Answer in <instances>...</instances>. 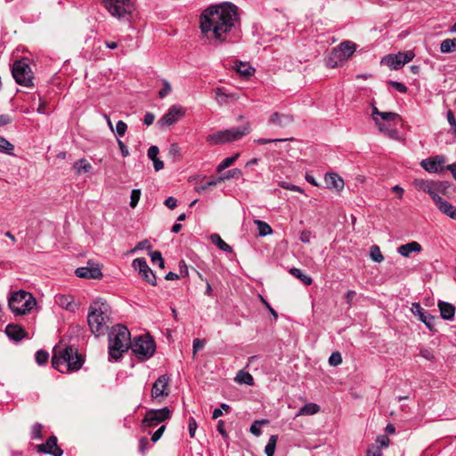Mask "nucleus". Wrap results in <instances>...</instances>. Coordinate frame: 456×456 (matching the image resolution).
<instances>
[{
  "mask_svg": "<svg viewBox=\"0 0 456 456\" xmlns=\"http://www.w3.org/2000/svg\"><path fill=\"white\" fill-rule=\"evenodd\" d=\"M202 36L210 41L223 43L228 33V2L212 4L200 15Z\"/></svg>",
  "mask_w": 456,
  "mask_h": 456,
  "instance_id": "1",
  "label": "nucleus"
},
{
  "mask_svg": "<svg viewBox=\"0 0 456 456\" xmlns=\"http://www.w3.org/2000/svg\"><path fill=\"white\" fill-rule=\"evenodd\" d=\"M110 308L109 305L102 300H95L90 305L87 322L91 331L95 336L104 334L108 329V322L110 321Z\"/></svg>",
  "mask_w": 456,
  "mask_h": 456,
  "instance_id": "2",
  "label": "nucleus"
},
{
  "mask_svg": "<svg viewBox=\"0 0 456 456\" xmlns=\"http://www.w3.org/2000/svg\"><path fill=\"white\" fill-rule=\"evenodd\" d=\"M83 362L82 355L72 346H67L59 352L55 350L52 359L53 367L61 373L77 371L82 367Z\"/></svg>",
  "mask_w": 456,
  "mask_h": 456,
  "instance_id": "3",
  "label": "nucleus"
},
{
  "mask_svg": "<svg viewBox=\"0 0 456 456\" xmlns=\"http://www.w3.org/2000/svg\"><path fill=\"white\" fill-rule=\"evenodd\" d=\"M128 329L123 325L112 327L109 333V354L114 360H118L131 346Z\"/></svg>",
  "mask_w": 456,
  "mask_h": 456,
  "instance_id": "4",
  "label": "nucleus"
},
{
  "mask_svg": "<svg viewBox=\"0 0 456 456\" xmlns=\"http://www.w3.org/2000/svg\"><path fill=\"white\" fill-rule=\"evenodd\" d=\"M109 13L118 20L130 21L135 10L132 0H102Z\"/></svg>",
  "mask_w": 456,
  "mask_h": 456,
  "instance_id": "5",
  "label": "nucleus"
},
{
  "mask_svg": "<svg viewBox=\"0 0 456 456\" xmlns=\"http://www.w3.org/2000/svg\"><path fill=\"white\" fill-rule=\"evenodd\" d=\"M8 304L13 314L21 315L27 314L34 307L36 300L30 293L19 290L11 295Z\"/></svg>",
  "mask_w": 456,
  "mask_h": 456,
  "instance_id": "6",
  "label": "nucleus"
},
{
  "mask_svg": "<svg viewBox=\"0 0 456 456\" xmlns=\"http://www.w3.org/2000/svg\"><path fill=\"white\" fill-rule=\"evenodd\" d=\"M356 45L352 41H344L332 49L327 64L330 68H336L346 61L355 52Z\"/></svg>",
  "mask_w": 456,
  "mask_h": 456,
  "instance_id": "7",
  "label": "nucleus"
},
{
  "mask_svg": "<svg viewBox=\"0 0 456 456\" xmlns=\"http://www.w3.org/2000/svg\"><path fill=\"white\" fill-rule=\"evenodd\" d=\"M130 347L135 356L141 361L150 359L156 351V344L150 336L134 338L131 342Z\"/></svg>",
  "mask_w": 456,
  "mask_h": 456,
  "instance_id": "8",
  "label": "nucleus"
},
{
  "mask_svg": "<svg viewBox=\"0 0 456 456\" xmlns=\"http://www.w3.org/2000/svg\"><path fill=\"white\" fill-rule=\"evenodd\" d=\"M12 74L19 85L27 87L33 86V73L27 60L15 61L12 64Z\"/></svg>",
  "mask_w": 456,
  "mask_h": 456,
  "instance_id": "9",
  "label": "nucleus"
},
{
  "mask_svg": "<svg viewBox=\"0 0 456 456\" xmlns=\"http://www.w3.org/2000/svg\"><path fill=\"white\" fill-rule=\"evenodd\" d=\"M412 184L416 190L427 192L435 203L441 198L439 193L445 190L444 183L439 181L415 179Z\"/></svg>",
  "mask_w": 456,
  "mask_h": 456,
  "instance_id": "10",
  "label": "nucleus"
},
{
  "mask_svg": "<svg viewBox=\"0 0 456 456\" xmlns=\"http://www.w3.org/2000/svg\"><path fill=\"white\" fill-rule=\"evenodd\" d=\"M170 418L171 411L167 407L149 410L146 411L142 419V426L145 428H153Z\"/></svg>",
  "mask_w": 456,
  "mask_h": 456,
  "instance_id": "11",
  "label": "nucleus"
},
{
  "mask_svg": "<svg viewBox=\"0 0 456 456\" xmlns=\"http://www.w3.org/2000/svg\"><path fill=\"white\" fill-rule=\"evenodd\" d=\"M414 54L411 51L398 53L397 54H388L382 58L381 64L388 66L391 69H399L406 63L411 61Z\"/></svg>",
  "mask_w": 456,
  "mask_h": 456,
  "instance_id": "12",
  "label": "nucleus"
},
{
  "mask_svg": "<svg viewBox=\"0 0 456 456\" xmlns=\"http://www.w3.org/2000/svg\"><path fill=\"white\" fill-rule=\"evenodd\" d=\"M170 378L167 375L159 376L151 387V397L153 400L161 403L162 399L169 395Z\"/></svg>",
  "mask_w": 456,
  "mask_h": 456,
  "instance_id": "13",
  "label": "nucleus"
},
{
  "mask_svg": "<svg viewBox=\"0 0 456 456\" xmlns=\"http://www.w3.org/2000/svg\"><path fill=\"white\" fill-rule=\"evenodd\" d=\"M185 115V109L180 105H172L167 112L158 121L159 127L170 126Z\"/></svg>",
  "mask_w": 456,
  "mask_h": 456,
  "instance_id": "14",
  "label": "nucleus"
},
{
  "mask_svg": "<svg viewBox=\"0 0 456 456\" xmlns=\"http://www.w3.org/2000/svg\"><path fill=\"white\" fill-rule=\"evenodd\" d=\"M240 14L239 7L230 2V42L232 38L237 41L240 37Z\"/></svg>",
  "mask_w": 456,
  "mask_h": 456,
  "instance_id": "15",
  "label": "nucleus"
},
{
  "mask_svg": "<svg viewBox=\"0 0 456 456\" xmlns=\"http://www.w3.org/2000/svg\"><path fill=\"white\" fill-rule=\"evenodd\" d=\"M133 267L138 271L140 276L150 284L156 286L157 280L152 270L149 267L144 258H136L133 261Z\"/></svg>",
  "mask_w": 456,
  "mask_h": 456,
  "instance_id": "16",
  "label": "nucleus"
},
{
  "mask_svg": "<svg viewBox=\"0 0 456 456\" xmlns=\"http://www.w3.org/2000/svg\"><path fill=\"white\" fill-rule=\"evenodd\" d=\"M75 273L77 277L85 279H100L102 277L99 264L93 261H88L87 266L77 268Z\"/></svg>",
  "mask_w": 456,
  "mask_h": 456,
  "instance_id": "17",
  "label": "nucleus"
},
{
  "mask_svg": "<svg viewBox=\"0 0 456 456\" xmlns=\"http://www.w3.org/2000/svg\"><path fill=\"white\" fill-rule=\"evenodd\" d=\"M445 158L442 155L428 158L420 162V166L428 173H441L444 171Z\"/></svg>",
  "mask_w": 456,
  "mask_h": 456,
  "instance_id": "18",
  "label": "nucleus"
},
{
  "mask_svg": "<svg viewBox=\"0 0 456 456\" xmlns=\"http://www.w3.org/2000/svg\"><path fill=\"white\" fill-rule=\"evenodd\" d=\"M37 450L39 452L52 454L53 456H61L63 452L57 445L56 436H50L45 444L37 445Z\"/></svg>",
  "mask_w": 456,
  "mask_h": 456,
  "instance_id": "19",
  "label": "nucleus"
},
{
  "mask_svg": "<svg viewBox=\"0 0 456 456\" xmlns=\"http://www.w3.org/2000/svg\"><path fill=\"white\" fill-rule=\"evenodd\" d=\"M411 311L415 316L419 317L429 330H434L435 317L429 314H426V312L419 303H413L411 307Z\"/></svg>",
  "mask_w": 456,
  "mask_h": 456,
  "instance_id": "20",
  "label": "nucleus"
},
{
  "mask_svg": "<svg viewBox=\"0 0 456 456\" xmlns=\"http://www.w3.org/2000/svg\"><path fill=\"white\" fill-rule=\"evenodd\" d=\"M375 124L379 132L383 133L390 139L400 141L401 136L399 131L395 126V123L381 122L379 118H375Z\"/></svg>",
  "mask_w": 456,
  "mask_h": 456,
  "instance_id": "21",
  "label": "nucleus"
},
{
  "mask_svg": "<svg viewBox=\"0 0 456 456\" xmlns=\"http://www.w3.org/2000/svg\"><path fill=\"white\" fill-rule=\"evenodd\" d=\"M238 120H241L242 122L238 126L230 128V142L239 140L249 133L250 126L248 122L243 120L242 116H240Z\"/></svg>",
  "mask_w": 456,
  "mask_h": 456,
  "instance_id": "22",
  "label": "nucleus"
},
{
  "mask_svg": "<svg viewBox=\"0 0 456 456\" xmlns=\"http://www.w3.org/2000/svg\"><path fill=\"white\" fill-rule=\"evenodd\" d=\"M232 69L244 78L250 77L255 72V69L248 61H235Z\"/></svg>",
  "mask_w": 456,
  "mask_h": 456,
  "instance_id": "23",
  "label": "nucleus"
},
{
  "mask_svg": "<svg viewBox=\"0 0 456 456\" xmlns=\"http://www.w3.org/2000/svg\"><path fill=\"white\" fill-rule=\"evenodd\" d=\"M293 122V118L288 114L274 112L269 120V123L279 127H287Z\"/></svg>",
  "mask_w": 456,
  "mask_h": 456,
  "instance_id": "24",
  "label": "nucleus"
},
{
  "mask_svg": "<svg viewBox=\"0 0 456 456\" xmlns=\"http://www.w3.org/2000/svg\"><path fill=\"white\" fill-rule=\"evenodd\" d=\"M435 204L443 214L448 216L452 219L456 220V207L443 198L437 200Z\"/></svg>",
  "mask_w": 456,
  "mask_h": 456,
  "instance_id": "25",
  "label": "nucleus"
},
{
  "mask_svg": "<svg viewBox=\"0 0 456 456\" xmlns=\"http://www.w3.org/2000/svg\"><path fill=\"white\" fill-rule=\"evenodd\" d=\"M325 183L330 189L341 191L344 188L343 179L335 173H329L325 175Z\"/></svg>",
  "mask_w": 456,
  "mask_h": 456,
  "instance_id": "26",
  "label": "nucleus"
},
{
  "mask_svg": "<svg viewBox=\"0 0 456 456\" xmlns=\"http://www.w3.org/2000/svg\"><path fill=\"white\" fill-rule=\"evenodd\" d=\"M422 249L421 245L417 241H411L403 245H401L397 251L398 253L405 257H409L413 252H420Z\"/></svg>",
  "mask_w": 456,
  "mask_h": 456,
  "instance_id": "27",
  "label": "nucleus"
},
{
  "mask_svg": "<svg viewBox=\"0 0 456 456\" xmlns=\"http://www.w3.org/2000/svg\"><path fill=\"white\" fill-rule=\"evenodd\" d=\"M6 335L13 340L20 341L25 336L24 330L17 324H9L5 328Z\"/></svg>",
  "mask_w": 456,
  "mask_h": 456,
  "instance_id": "28",
  "label": "nucleus"
},
{
  "mask_svg": "<svg viewBox=\"0 0 456 456\" xmlns=\"http://www.w3.org/2000/svg\"><path fill=\"white\" fill-rule=\"evenodd\" d=\"M438 308L441 317L444 320H452L455 315V307L453 305L444 302H438Z\"/></svg>",
  "mask_w": 456,
  "mask_h": 456,
  "instance_id": "29",
  "label": "nucleus"
},
{
  "mask_svg": "<svg viewBox=\"0 0 456 456\" xmlns=\"http://www.w3.org/2000/svg\"><path fill=\"white\" fill-rule=\"evenodd\" d=\"M234 381L239 385H247L253 386L254 385V378L253 376L244 370H240L237 372L234 377Z\"/></svg>",
  "mask_w": 456,
  "mask_h": 456,
  "instance_id": "30",
  "label": "nucleus"
},
{
  "mask_svg": "<svg viewBox=\"0 0 456 456\" xmlns=\"http://www.w3.org/2000/svg\"><path fill=\"white\" fill-rule=\"evenodd\" d=\"M208 142L212 145L224 143L228 141V130L220 131L207 137Z\"/></svg>",
  "mask_w": 456,
  "mask_h": 456,
  "instance_id": "31",
  "label": "nucleus"
},
{
  "mask_svg": "<svg viewBox=\"0 0 456 456\" xmlns=\"http://www.w3.org/2000/svg\"><path fill=\"white\" fill-rule=\"evenodd\" d=\"M55 302L61 308L73 311L75 309V305L73 303V299L70 296L66 295H57L55 297Z\"/></svg>",
  "mask_w": 456,
  "mask_h": 456,
  "instance_id": "32",
  "label": "nucleus"
},
{
  "mask_svg": "<svg viewBox=\"0 0 456 456\" xmlns=\"http://www.w3.org/2000/svg\"><path fill=\"white\" fill-rule=\"evenodd\" d=\"M320 411V406L316 403H306L303 407L300 408L298 412L297 413V417L303 415H314Z\"/></svg>",
  "mask_w": 456,
  "mask_h": 456,
  "instance_id": "33",
  "label": "nucleus"
},
{
  "mask_svg": "<svg viewBox=\"0 0 456 456\" xmlns=\"http://www.w3.org/2000/svg\"><path fill=\"white\" fill-rule=\"evenodd\" d=\"M440 51L443 53H449L456 51V38H447L441 42Z\"/></svg>",
  "mask_w": 456,
  "mask_h": 456,
  "instance_id": "34",
  "label": "nucleus"
},
{
  "mask_svg": "<svg viewBox=\"0 0 456 456\" xmlns=\"http://www.w3.org/2000/svg\"><path fill=\"white\" fill-rule=\"evenodd\" d=\"M227 177L228 176L221 175L218 178L210 179L209 181H208V182H206L204 183H201L199 186H197L196 187V191L198 192H202V191H206L208 188H209L211 186H214V185H216L217 183L223 182Z\"/></svg>",
  "mask_w": 456,
  "mask_h": 456,
  "instance_id": "35",
  "label": "nucleus"
},
{
  "mask_svg": "<svg viewBox=\"0 0 456 456\" xmlns=\"http://www.w3.org/2000/svg\"><path fill=\"white\" fill-rule=\"evenodd\" d=\"M379 118L381 122H387V123H396V121L401 120V117L399 116V114H397L395 112L380 111Z\"/></svg>",
  "mask_w": 456,
  "mask_h": 456,
  "instance_id": "36",
  "label": "nucleus"
},
{
  "mask_svg": "<svg viewBox=\"0 0 456 456\" xmlns=\"http://www.w3.org/2000/svg\"><path fill=\"white\" fill-rule=\"evenodd\" d=\"M73 167L77 171V174H80L82 172L87 173L92 169L91 164L85 159L76 161L73 164Z\"/></svg>",
  "mask_w": 456,
  "mask_h": 456,
  "instance_id": "37",
  "label": "nucleus"
},
{
  "mask_svg": "<svg viewBox=\"0 0 456 456\" xmlns=\"http://www.w3.org/2000/svg\"><path fill=\"white\" fill-rule=\"evenodd\" d=\"M210 241L223 251H228V244L217 233L209 236Z\"/></svg>",
  "mask_w": 456,
  "mask_h": 456,
  "instance_id": "38",
  "label": "nucleus"
},
{
  "mask_svg": "<svg viewBox=\"0 0 456 456\" xmlns=\"http://www.w3.org/2000/svg\"><path fill=\"white\" fill-rule=\"evenodd\" d=\"M290 273L299 279L304 284L310 285L313 281L312 278L305 273H304L300 269L298 268H291Z\"/></svg>",
  "mask_w": 456,
  "mask_h": 456,
  "instance_id": "39",
  "label": "nucleus"
},
{
  "mask_svg": "<svg viewBox=\"0 0 456 456\" xmlns=\"http://www.w3.org/2000/svg\"><path fill=\"white\" fill-rule=\"evenodd\" d=\"M277 440H278L277 436L273 435L270 436L268 443L265 449V452L266 456H273L274 455Z\"/></svg>",
  "mask_w": 456,
  "mask_h": 456,
  "instance_id": "40",
  "label": "nucleus"
},
{
  "mask_svg": "<svg viewBox=\"0 0 456 456\" xmlns=\"http://www.w3.org/2000/svg\"><path fill=\"white\" fill-rule=\"evenodd\" d=\"M14 149L13 144H12L8 140L4 137L0 136V152L12 155V151Z\"/></svg>",
  "mask_w": 456,
  "mask_h": 456,
  "instance_id": "41",
  "label": "nucleus"
},
{
  "mask_svg": "<svg viewBox=\"0 0 456 456\" xmlns=\"http://www.w3.org/2000/svg\"><path fill=\"white\" fill-rule=\"evenodd\" d=\"M256 224L257 225L258 234L261 236H266L273 232L271 226L264 221L256 220Z\"/></svg>",
  "mask_w": 456,
  "mask_h": 456,
  "instance_id": "42",
  "label": "nucleus"
},
{
  "mask_svg": "<svg viewBox=\"0 0 456 456\" xmlns=\"http://www.w3.org/2000/svg\"><path fill=\"white\" fill-rule=\"evenodd\" d=\"M370 258L377 263H380L384 260V256L377 245H373L370 247Z\"/></svg>",
  "mask_w": 456,
  "mask_h": 456,
  "instance_id": "43",
  "label": "nucleus"
},
{
  "mask_svg": "<svg viewBox=\"0 0 456 456\" xmlns=\"http://www.w3.org/2000/svg\"><path fill=\"white\" fill-rule=\"evenodd\" d=\"M216 100L221 105L228 102V94L225 93L224 88L218 87L216 89Z\"/></svg>",
  "mask_w": 456,
  "mask_h": 456,
  "instance_id": "44",
  "label": "nucleus"
},
{
  "mask_svg": "<svg viewBox=\"0 0 456 456\" xmlns=\"http://www.w3.org/2000/svg\"><path fill=\"white\" fill-rule=\"evenodd\" d=\"M150 256L153 264H157L162 269L165 267V262L159 251L151 252Z\"/></svg>",
  "mask_w": 456,
  "mask_h": 456,
  "instance_id": "45",
  "label": "nucleus"
},
{
  "mask_svg": "<svg viewBox=\"0 0 456 456\" xmlns=\"http://www.w3.org/2000/svg\"><path fill=\"white\" fill-rule=\"evenodd\" d=\"M35 358H36V362H37V364L43 365L45 362H47L48 358H49V354L46 351L38 350L36 353Z\"/></svg>",
  "mask_w": 456,
  "mask_h": 456,
  "instance_id": "46",
  "label": "nucleus"
},
{
  "mask_svg": "<svg viewBox=\"0 0 456 456\" xmlns=\"http://www.w3.org/2000/svg\"><path fill=\"white\" fill-rule=\"evenodd\" d=\"M140 197H141V191L139 189H134L132 191H131V196H130V207L131 208H135L140 200Z\"/></svg>",
  "mask_w": 456,
  "mask_h": 456,
  "instance_id": "47",
  "label": "nucleus"
},
{
  "mask_svg": "<svg viewBox=\"0 0 456 456\" xmlns=\"http://www.w3.org/2000/svg\"><path fill=\"white\" fill-rule=\"evenodd\" d=\"M266 422V420H256L250 427V432L256 436H259L262 433L261 426Z\"/></svg>",
  "mask_w": 456,
  "mask_h": 456,
  "instance_id": "48",
  "label": "nucleus"
},
{
  "mask_svg": "<svg viewBox=\"0 0 456 456\" xmlns=\"http://www.w3.org/2000/svg\"><path fill=\"white\" fill-rule=\"evenodd\" d=\"M342 362V356L340 353L335 352L332 353L329 358V363L331 366H338Z\"/></svg>",
  "mask_w": 456,
  "mask_h": 456,
  "instance_id": "49",
  "label": "nucleus"
},
{
  "mask_svg": "<svg viewBox=\"0 0 456 456\" xmlns=\"http://www.w3.org/2000/svg\"><path fill=\"white\" fill-rule=\"evenodd\" d=\"M172 90L171 85L168 81L163 80V88L159 92V96L160 98H165L167 94H170Z\"/></svg>",
  "mask_w": 456,
  "mask_h": 456,
  "instance_id": "50",
  "label": "nucleus"
},
{
  "mask_svg": "<svg viewBox=\"0 0 456 456\" xmlns=\"http://www.w3.org/2000/svg\"><path fill=\"white\" fill-rule=\"evenodd\" d=\"M41 431H42V426L41 424H35L32 427L31 429V438L32 439H39L41 438Z\"/></svg>",
  "mask_w": 456,
  "mask_h": 456,
  "instance_id": "51",
  "label": "nucleus"
},
{
  "mask_svg": "<svg viewBox=\"0 0 456 456\" xmlns=\"http://www.w3.org/2000/svg\"><path fill=\"white\" fill-rule=\"evenodd\" d=\"M388 85L392 86L393 87H395L398 92L400 93H406L407 92V86L401 83V82H396V81H388L387 82Z\"/></svg>",
  "mask_w": 456,
  "mask_h": 456,
  "instance_id": "52",
  "label": "nucleus"
},
{
  "mask_svg": "<svg viewBox=\"0 0 456 456\" xmlns=\"http://www.w3.org/2000/svg\"><path fill=\"white\" fill-rule=\"evenodd\" d=\"M126 129H127V125L124 121L119 120L116 124V132L119 136H123L126 134Z\"/></svg>",
  "mask_w": 456,
  "mask_h": 456,
  "instance_id": "53",
  "label": "nucleus"
},
{
  "mask_svg": "<svg viewBox=\"0 0 456 456\" xmlns=\"http://www.w3.org/2000/svg\"><path fill=\"white\" fill-rule=\"evenodd\" d=\"M169 155L173 158L181 157V149L177 143H172L168 151Z\"/></svg>",
  "mask_w": 456,
  "mask_h": 456,
  "instance_id": "54",
  "label": "nucleus"
},
{
  "mask_svg": "<svg viewBox=\"0 0 456 456\" xmlns=\"http://www.w3.org/2000/svg\"><path fill=\"white\" fill-rule=\"evenodd\" d=\"M216 430L224 438L227 437L226 423L224 420L217 421Z\"/></svg>",
  "mask_w": 456,
  "mask_h": 456,
  "instance_id": "55",
  "label": "nucleus"
},
{
  "mask_svg": "<svg viewBox=\"0 0 456 456\" xmlns=\"http://www.w3.org/2000/svg\"><path fill=\"white\" fill-rule=\"evenodd\" d=\"M166 429V426L165 425H161L158 430H156L152 436H151V441L153 443H156L157 441H159L160 439V437L162 436L164 431Z\"/></svg>",
  "mask_w": 456,
  "mask_h": 456,
  "instance_id": "56",
  "label": "nucleus"
},
{
  "mask_svg": "<svg viewBox=\"0 0 456 456\" xmlns=\"http://www.w3.org/2000/svg\"><path fill=\"white\" fill-rule=\"evenodd\" d=\"M281 186L284 189H287V190H289L292 191H297V192H300V193L304 192L303 189H301L299 186L294 185V184H289L285 182L281 183Z\"/></svg>",
  "mask_w": 456,
  "mask_h": 456,
  "instance_id": "57",
  "label": "nucleus"
},
{
  "mask_svg": "<svg viewBox=\"0 0 456 456\" xmlns=\"http://www.w3.org/2000/svg\"><path fill=\"white\" fill-rule=\"evenodd\" d=\"M419 355L428 361H432L434 359L433 353L427 348H421L419 351Z\"/></svg>",
  "mask_w": 456,
  "mask_h": 456,
  "instance_id": "58",
  "label": "nucleus"
},
{
  "mask_svg": "<svg viewBox=\"0 0 456 456\" xmlns=\"http://www.w3.org/2000/svg\"><path fill=\"white\" fill-rule=\"evenodd\" d=\"M189 434L191 437H193L197 429V422L193 418H190L189 419Z\"/></svg>",
  "mask_w": 456,
  "mask_h": 456,
  "instance_id": "59",
  "label": "nucleus"
},
{
  "mask_svg": "<svg viewBox=\"0 0 456 456\" xmlns=\"http://www.w3.org/2000/svg\"><path fill=\"white\" fill-rule=\"evenodd\" d=\"M204 346H205L204 340H201L200 338H195L193 340V354H196V353L199 350L202 349Z\"/></svg>",
  "mask_w": 456,
  "mask_h": 456,
  "instance_id": "60",
  "label": "nucleus"
},
{
  "mask_svg": "<svg viewBox=\"0 0 456 456\" xmlns=\"http://www.w3.org/2000/svg\"><path fill=\"white\" fill-rule=\"evenodd\" d=\"M381 450L379 446H371L367 451V456H381Z\"/></svg>",
  "mask_w": 456,
  "mask_h": 456,
  "instance_id": "61",
  "label": "nucleus"
},
{
  "mask_svg": "<svg viewBox=\"0 0 456 456\" xmlns=\"http://www.w3.org/2000/svg\"><path fill=\"white\" fill-rule=\"evenodd\" d=\"M159 148L155 145L153 146H151L149 149H148V157L149 159H151V160L154 159H157L158 158V154H159Z\"/></svg>",
  "mask_w": 456,
  "mask_h": 456,
  "instance_id": "62",
  "label": "nucleus"
},
{
  "mask_svg": "<svg viewBox=\"0 0 456 456\" xmlns=\"http://www.w3.org/2000/svg\"><path fill=\"white\" fill-rule=\"evenodd\" d=\"M165 206L169 209H174L177 206V200L174 197H168L165 202Z\"/></svg>",
  "mask_w": 456,
  "mask_h": 456,
  "instance_id": "63",
  "label": "nucleus"
},
{
  "mask_svg": "<svg viewBox=\"0 0 456 456\" xmlns=\"http://www.w3.org/2000/svg\"><path fill=\"white\" fill-rule=\"evenodd\" d=\"M154 119H155V116L153 113L151 112H147L144 116V118H143V123L146 125V126H151L153 122H154Z\"/></svg>",
  "mask_w": 456,
  "mask_h": 456,
  "instance_id": "64",
  "label": "nucleus"
}]
</instances>
